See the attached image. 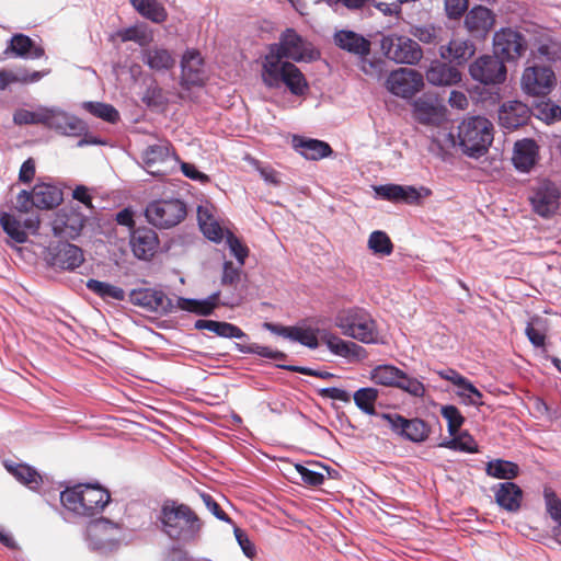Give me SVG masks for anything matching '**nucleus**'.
<instances>
[{"instance_id": "obj_1", "label": "nucleus", "mask_w": 561, "mask_h": 561, "mask_svg": "<svg viewBox=\"0 0 561 561\" xmlns=\"http://www.w3.org/2000/svg\"><path fill=\"white\" fill-rule=\"evenodd\" d=\"M314 51L309 49L305 41L293 28H287L279 42L270 46L268 54L262 61L261 77L268 88L285 85L291 94L300 96L307 93L309 85L300 69L294 61L311 60Z\"/></svg>"}, {"instance_id": "obj_2", "label": "nucleus", "mask_w": 561, "mask_h": 561, "mask_svg": "<svg viewBox=\"0 0 561 561\" xmlns=\"http://www.w3.org/2000/svg\"><path fill=\"white\" fill-rule=\"evenodd\" d=\"M158 519L162 531L179 542L195 541L203 527L201 518L188 505L175 501L162 504Z\"/></svg>"}, {"instance_id": "obj_3", "label": "nucleus", "mask_w": 561, "mask_h": 561, "mask_svg": "<svg viewBox=\"0 0 561 561\" xmlns=\"http://www.w3.org/2000/svg\"><path fill=\"white\" fill-rule=\"evenodd\" d=\"M457 139L465 154L479 158L493 141V125L482 116L467 117L458 126Z\"/></svg>"}, {"instance_id": "obj_4", "label": "nucleus", "mask_w": 561, "mask_h": 561, "mask_svg": "<svg viewBox=\"0 0 561 561\" xmlns=\"http://www.w3.org/2000/svg\"><path fill=\"white\" fill-rule=\"evenodd\" d=\"M62 505L81 516H92L102 511L110 501L108 492L100 485L78 484L60 493Z\"/></svg>"}, {"instance_id": "obj_5", "label": "nucleus", "mask_w": 561, "mask_h": 561, "mask_svg": "<svg viewBox=\"0 0 561 561\" xmlns=\"http://www.w3.org/2000/svg\"><path fill=\"white\" fill-rule=\"evenodd\" d=\"M334 325L345 336L363 343H376L378 330L370 314L358 307L341 309L334 317Z\"/></svg>"}, {"instance_id": "obj_6", "label": "nucleus", "mask_w": 561, "mask_h": 561, "mask_svg": "<svg viewBox=\"0 0 561 561\" xmlns=\"http://www.w3.org/2000/svg\"><path fill=\"white\" fill-rule=\"evenodd\" d=\"M186 216L184 203L180 199H160L150 203L146 208V217L150 224L159 228H171L180 224Z\"/></svg>"}, {"instance_id": "obj_7", "label": "nucleus", "mask_w": 561, "mask_h": 561, "mask_svg": "<svg viewBox=\"0 0 561 561\" xmlns=\"http://www.w3.org/2000/svg\"><path fill=\"white\" fill-rule=\"evenodd\" d=\"M383 54L398 64L414 65L422 59L420 45L410 37L391 34L381 41Z\"/></svg>"}, {"instance_id": "obj_8", "label": "nucleus", "mask_w": 561, "mask_h": 561, "mask_svg": "<svg viewBox=\"0 0 561 561\" xmlns=\"http://www.w3.org/2000/svg\"><path fill=\"white\" fill-rule=\"evenodd\" d=\"M527 49L524 36L510 27L501 28L493 36V53L495 57L504 61H515Z\"/></svg>"}, {"instance_id": "obj_9", "label": "nucleus", "mask_w": 561, "mask_h": 561, "mask_svg": "<svg viewBox=\"0 0 561 561\" xmlns=\"http://www.w3.org/2000/svg\"><path fill=\"white\" fill-rule=\"evenodd\" d=\"M387 90L399 98L410 99L424 87L423 76L411 68H399L392 71L386 80Z\"/></svg>"}, {"instance_id": "obj_10", "label": "nucleus", "mask_w": 561, "mask_h": 561, "mask_svg": "<svg viewBox=\"0 0 561 561\" xmlns=\"http://www.w3.org/2000/svg\"><path fill=\"white\" fill-rule=\"evenodd\" d=\"M469 73L473 80L485 85L501 84L506 79V67L495 55H483L470 65Z\"/></svg>"}, {"instance_id": "obj_11", "label": "nucleus", "mask_w": 561, "mask_h": 561, "mask_svg": "<svg viewBox=\"0 0 561 561\" xmlns=\"http://www.w3.org/2000/svg\"><path fill=\"white\" fill-rule=\"evenodd\" d=\"M561 193L558 186L549 181L541 182L529 197L533 210L542 218H550L560 207Z\"/></svg>"}, {"instance_id": "obj_12", "label": "nucleus", "mask_w": 561, "mask_h": 561, "mask_svg": "<svg viewBox=\"0 0 561 561\" xmlns=\"http://www.w3.org/2000/svg\"><path fill=\"white\" fill-rule=\"evenodd\" d=\"M412 115L422 125L438 127L446 121V107L437 96L424 94L413 101Z\"/></svg>"}, {"instance_id": "obj_13", "label": "nucleus", "mask_w": 561, "mask_h": 561, "mask_svg": "<svg viewBox=\"0 0 561 561\" xmlns=\"http://www.w3.org/2000/svg\"><path fill=\"white\" fill-rule=\"evenodd\" d=\"M520 84L527 94L547 95L556 84V76L549 67H527L523 72Z\"/></svg>"}, {"instance_id": "obj_14", "label": "nucleus", "mask_w": 561, "mask_h": 561, "mask_svg": "<svg viewBox=\"0 0 561 561\" xmlns=\"http://www.w3.org/2000/svg\"><path fill=\"white\" fill-rule=\"evenodd\" d=\"M206 79L204 58L201 53L195 48L186 49L181 57V85L186 89L201 87Z\"/></svg>"}, {"instance_id": "obj_15", "label": "nucleus", "mask_w": 561, "mask_h": 561, "mask_svg": "<svg viewBox=\"0 0 561 561\" xmlns=\"http://www.w3.org/2000/svg\"><path fill=\"white\" fill-rule=\"evenodd\" d=\"M44 125L58 134L69 137L81 136L87 130L85 124L80 118L58 107H48Z\"/></svg>"}, {"instance_id": "obj_16", "label": "nucleus", "mask_w": 561, "mask_h": 561, "mask_svg": "<svg viewBox=\"0 0 561 561\" xmlns=\"http://www.w3.org/2000/svg\"><path fill=\"white\" fill-rule=\"evenodd\" d=\"M376 193L391 202H403L407 204H419L423 198L432 195V191L425 186H411L387 184L375 187Z\"/></svg>"}, {"instance_id": "obj_17", "label": "nucleus", "mask_w": 561, "mask_h": 561, "mask_svg": "<svg viewBox=\"0 0 561 561\" xmlns=\"http://www.w3.org/2000/svg\"><path fill=\"white\" fill-rule=\"evenodd\" d=\"M0 224L3 230L10 236L15 242L24 243L27 240V232H36L39 228V217L37 215L28 216L25 219H21L15 214L1 213Z\"/></svg>"}, {"instance_id": "obj_18", "label": "nucleus", "mask_w": 561, "mask_h": 561, "mask_svg": "<svg viewBox=\"0 0 561 561\" xmlns=\"http://www.w3.org/2000/svg\"><path fill=\"white\" fill-rule=\"evenodd\" d=\"M129 300L133 305L151 312H169L173 309L171 300L164 293L153 288L134 289L129 294Z\"/></svg>"}, {"instance_id": "obj_19", "label": "nucleus", "mask_w": 561, "mask_h": 561, "mask_svg": "<svg viewBox=\"0 0 561 561\" xmlns=\"http://www.w3.org/2000/svg\"><path fill=\"white\" fill-rule=\"evenodd\" d=\"M476 54V45L468 38L454 35L439 47V56L457 66L465 65Z\"/></svg>"}, {"instance_id": "obj_20", "label": "nucleus", "mask_w": 561, "mask_h": 561, "mask_svg": "<svg viewBox=\"0 0 561 561\" xmlns=\"http://www.w3.org/2000/svg\"><path fill=\"white\" fill-rule=\"evenodd\" d=\"M197 220L204 236L214 241L220 242L227 236V229L220 226L216 217V208L208 202L197 207Z\"/></svg>"}, {"instance_id": "obj_21", "label": "nucleus", "mask_w": 561, "mask_h": 561, "mask_svg": "<svg viewBox=\"0 0 561 561\" xmlns=\"http://www.w3.org/2000/svg\"><path fill=\"white\" fill-rule=\"evenodd\" d=\"M321 341L331 353L347 360H359L365 356V350L362 346L354 342L345 341L329 330H323Z\"/></svg>"}, {"instance_id": "obj_22", "label": "nucleus", "mask_w": 561, "mask_h": 561, "mask_svg": "<svg viewBox=\"0 0 561 561\" xmlns=\"http://www.w3.org/2000/svg\"><path fill=\"white\" fill-rule=\"evenodd\" d=\"M539 160V146L534 139L524 138L514 145L512 161L520 172H529Z\"/></svg>"}, {"instance_id": "obj_23", "label": "nucleus", "mask_w": 561, "mask_h": 561, "mask_svg": "<svg viewBox=\"0 0 561 561\" xmlns=\"http://www.w3.org/2000/svg\"><path fill=\"white\" fill-rule=\"evenodd\" d=\"M51 226L56 237L75 239L84 226V218L77 211L61 210L56 215Z\"/></svg>"}, {"instance_id": "obj_24", "label": "nucleus", "mask_w": 561, "mask_h": 561, "mask_svg": "<svg viewBox=\"0 0 561 561\" xmlns=\"http://www.w3.org/2000/svg\"><path fill=\"white\" fill-rule=\"evenodd\" d=\"M129 242L134 255L139 260H149L152 257L158 247L156 232L148 228L134 230Z\"/></svg>"}, {"instance_id": "obj_25", "label": "nucleus", "mask_w": 561, "mask_h": 561, "mask_svg": "<svg viewBox=\"0 0 561 561\" xmlns=\"http://www.w3.org/2000/svg\"><path fill=\"white\" fill-rule=\"evenodd\" d=\"M529 108L519 101H508L502 104L499 111V123L506 129H515L526 123Z\"/></svg>"}, {"instance_id": "obj_26", "label": "nucleus", "mask_w": 561, "mask_h": 561, "mask_svg": "<svg viewBox=\"0 0 561 561\" xmlns=\"http://www.w3.org/2000/svg\"><path fill=\"white\" fill-rule=\"evenodd\" d=\"M119 528L117 525L100 519L90 524L88 536L95 548H107L113 546L118 539Z\"/></svg>"}, {"instance_id": "obj_27", "label": "nucleus", "mask_w": 561, "mask_h": 561, "mask_svg": "<svg viewBox=\"0 0 561 561\" xmlns=\"http://www.w3.org/2000/svg\"><path fill=\"white\" fill-rule=\"evenodd\" d=\"M170 158L171 151L168 144L149 146L142 153L146 170L152 175H163L165 173L163 164Z\"/></svg>"}, {"instance_id": "obj_28", "label": "nucleus", "mask_w": 561, "mask_h": 561, "mask_svg": "<svg viewBox=\"0 0 561 561\" xmlns=\"http://www.w3.org/2000/svg\"><path fill=\"white\" fill-rule=\"evenodd\" d=\"M425 76L433 85H453L461 81V73L456 67L439 61H433Z\"/></svg>"}, {"instance_id": "obj_29", "label": "nucleus", "mask_w": 561, "mask_h": 561, "mask_svg": "<svg viewBox=\"0 0 561 561\" xmlns=\"http://www.w3.org/2000/svg\"><path fill=\"white\" fill-rule=\"evenodd\" d=\"M84 261L82 250L71 243H60L53 255V265L62 270H75Z\"/></svg>"}, {"instance_id": "obj_30", "label": "nucleus", "mask_w": 561, "mask_h": 561, "mask_svg": "<svg viewBox=\"0 0 561 561\" xmlns=\"http://www.w3.org/2000/svg\"><path fill=\"white\" fill-rule=\"evenodd\" d=\"M293 146L308 160L323 159L332 153V149L329 144L318 139L295 136L293 138Z\"/></svg>"}, {"instance_id": "obj_31", "label": "nucleus", "mask_w": 561, "mask_h": 561, "mask_svg": "<svg viewBox=\"0 0 561 561\" xmlns=\"http://www.w3.org/2000/svg\"><path fill=\"white\" fill-rule=\"evenodd\" d=\"M493 24L494 18L491 10L481 5L472 8L465 19V25L472 34L484 35Z\"/></svg>"}, {"instance_id": "obj_32", "label": "nucleus", "mask_w": 561, "mask_h": 561, "mask_svg": "<svg viewBox=\"0 0 561 561\" xmlns=\"http://www.w3.org/2000/svg\"><path fill=\"white\" fill-rule=\"evenodd\" d=\"M523 500V491L513 482H503L495 491L496 503L508 512H517Z\"/></svg>"}, {"instance_id": "obj_33", "label": "nucleus", "mask_w": 561, "mask_h": 561, "mask_svg": "<svg viewBox=\"0 0 561 561\" xmlns=\"http://www.w3.org/2000/svg\"><path fill=\"white\" fill-rule=\"evenodd\" d=\"M142 61L151 70L157 72L168 71L175 65L173 54L169 49L159 46L144 50Z\"/></svg>"}, {"instance_id": "obj_34", "label": "nucleus", "mask_w": 561, "mask_h": 561, "mask_svg": "<svg viewBox=\"0 0 561 561\" xmlns=\"http://www.w3.org/2000/svg\"><path fill=\"white\" fill-rule=\"evenodd\" d=\"M220 293H214L205 299L178 298L175 307L198 316L210 314L219 305Z\"/></svg>"}, {"instance_id": "obj_35", "label": "nucleus", "mask_w": 561, "mask_h": 561, "mask_svg": "<svg viewBox=\"0 0 561 561\" xmlns=\"http://www.w3.org/2000/svg\"><path fill=\"white\" fill-rule=\"evenodd\" d=\"M36 208L48 209L58 206L62 201V193L51 184L38 183L32 190Z\"/></svg>"}, {"instance_id": "obj_36", "label": "nucleus", "mask_w": 561, "mask_h": 561, "mask_svg": "<svg viewBox=\"0 0 561 561\" xmlns=\"http://www.w3.org/2000/svg\"><path fill=\"white\" fill-rule=\"evenodd\" d=\"M335 43L342 49L357 55H365L369 51V42L352 31H340L334 35Z\"/></svg>"}, {"instance_id": "obj_37", "label": "nucleus", "mask_w": 561, "mask_h": 561, "mask_svg": "<svg viewBox=\"0 0 561 561\" xmlns=\"http://www.w3.org/2000/svg\"><path fill=\"white\" fill-rule=\"evenodd\" d=\"M195 328L198 330H208L220 337L242 339L244 332L234 324L214 320H197Z\"/></svg>"}, {"instance_id": "obj_38", "label": "nucleus", "mask_w": 561, "mask_h": 561, "mask_svg": "<svg viewBox=\"0 0 561 561\" xmlns=\"http://www.w3.org/2000/svg\"><path fill=\"white\" fill-rule=\"evenodd\" d=\"M403 371L392 365H379L370 371V379L378 385L397 387Z\"/></svg>"}, {"instance_id": "obj_39", "label": "nucleus", "mask_w": 561, "mask_h": 561, "mask_svg": "<svg viewBox=\"0 0 561 561\" xmlns=\"http://www.w3.org/2000/svg\"><path fill=\"white\" fill-rule=\"evenodd\" d=\"M131 4L139 14L154 23L167 19L165 9L157 0H134Z\"/></svg>"}, {"instance_id": "obj_40", "label": "nucleus", "mask_w": 561, "mask_h": 561, "mask_svg": "<svg viewBox=\"0 0 561 561\" xmlns=\"http://www.w3.org/2000/svg\"><path fill=\"white\" fill-rule=\"evenodd\" d=\"M115 36L122 42H135L140 46H147L153 41V32L146 25L138 24L116 32Z\"/></svg>"}, {"instance_id": "obj_41", "label": "nucleus", "mask_w": 561, "mask_h": 561, "mask_svg": "<svg viewBox=\"0 0 561 561\" xmlns=\"http://www.w3.org/2000/svg\"><path fill=\"white\" fill-rule=\"evenodd\" d=\"M12 51L20 57L41 58L44 55L42 47L35 46L32 39L23 34L14 35L11 39Z\"/></svg>"}, {"instance_id": "obj_42", "label": "nucleus", "mask_w": 561, "mask_h": 561, "mask_svg": "<svg viewBox=\"0 0 561 561\" xmlns=\"http://www.w3.org/2000/svg\"><path fill=\"white\" fill-rule=\"evenodd\" d=\"M8 471L11 472L18 481L25 484L32 490L37 489L42 483L41 474L32 467L27 465H7Z\"/></svg>"}, {"instance_id": "obj_43", "label": "nucleus", "mask_w": 561, "mask_h": 561, "mask_svg": "<svg viewBox=\"0 0 561 561\" xmlns=\"http://www.w3.org/2000/svg\"><path fill=\"white\" fill-rule=\"evenodd\" d=\"M548 330L549 325L546 319L533 317L526 325L525 333L534 346L542 347L546 344Z\"/></svg>"}, {"instance_id": "obj_44", "label": "nucleus", "mask_w": 561, "mask_h": 561, "mask_svg": "<svg viewBox=\"0 0 561 561\" xmlns=\"http://www.w3.org/2000/svg\"><path fill=\"white\" fill-rule=\"evenodd\" d=\"M485 471L490 477L510 480L518 476L519 468L512 461L495 459L486 463Z\"/></svg>"}, {"instance_id": "obj_45", "label": "nucleus", "mask_w": 561, "mask_h": 561, "mask_svg": "<svg viewBox=\"0 0 561 561\" xmlns=\"http://www.w3.org/2000/svg\"><path fill=\"white\" fill-rule=\"evenodd\" d=\"M47 72L34 71L28 73L26 70H15V71H0V90L5 89L10 83L21 82V83H31L36 82L42 79Z\"/></svg>"}, {"instance_id": "obj_46", "label": "nucleus", "mask_w": 561, "mask_h": 561, "mask_svg": "<svg viewBox=\"0 0 561 561\" xmlns=\"http://www.w3.org/2000/svg\"><path fill=\"white\" fill-rule=\"evenodd\" d=\"M379 392L376 388L367 387L360 388L354 392L353 399L356 407L368 415L376 414V402Z\"/></svg>"}, {"instance_id": "obj_47", "label": "nucleus", "mask_w": 561, "mask_h": 561, "mask_svg": "<svg viewBox=\"0 0 561 561\" xmlns=\"http://www.w3.org/2000/svg\"><path fill=\"white\" fill-rule=\"evenodd\" d=\"M323 330L312 327H293L290 340L299 342L309 348H317Z\"/></svg>"}, {"instance_id": "obj_48", "label": "nucleus", "mask_w": 561, "mask_h": 561, "mask_svg": "<svg viewBox=\"0 0 561 561\" xmlns=\"http://www.w3.org/2000/svg\"><path fill=\"white\" fill-rule=\"evenodd\" d=\"M48 107L38 106L35 111L26 108H18L13 114V122L15 125H44L46 122Z\"/></svg>"}, {"instance_id": "obj_49", "label": "nucleus", "mask_w": 561, "mask_h": 561, "mask_svg": "<svg viewBox=\"0 0 561 561\" xmlns=\"http://www.w3.org/2000/svg\"><path fill=\"white\" fill-rule=\"evenodd\" d=\"M368 249L377 255L387 256L393 251V244L388 234L381 230L373 231L367 241Z\"/></svg>"}, {"instance_id": "obj_50", "label": "nucleus", "mask_w": 561, "mask_h": 561, "mask_svg": "<svg viewBox=\"0 0 561 561\" xmlns=\"http://www.w3.org/2000/svg\"><path fill=\"white\" fill-rule=\"evenodd\" d=\"M87 287L103 299L124 300L125 298V291L121 287L105 282L89 279Z\"/></svg>"}, {"instance_id": "obj_51", "label": "nucleus", "mask_w": 561, "mask_h": 561, "mask_svg": "<svg viewBox=\"0 0 561 561\" xmlns=\"http://www.w3.org/2000/svg\"><path fill=\"white\" fill-rule=\"evenodd\" d=\"M430 430L425 422L419 419L407 420L401 436L404 438L421 443L428 436Z\"/></svg>"}, {"instance_id": "obj_52", "label": "nucleus", "mask_w": 561, "mask_h": 561, "mask_svg": "<svg viewBox=\"0 0 561 561\" xmlns=\"http://www.w3.org/2000/svg\"><path fill=\"white\" fill-rule=\"evenodd\" d=\"M456 394L459 397L463 404L474 407H480L483 404V394L467 378L457 388Z\"/></svg>"}, {"instance_id": "obj_53", "label": "nucleus", "mask_w": 561, "mask_h": 561, "mask_svg": "<svg viewBox=\"0 0 561 561\" xmlns=\"http://www.w3.org/2000/svg\"><path fill=\"white\" fill-rule=\"evenodd\" d=\"M454 450H461L466 453H477L478 445L476 440L467 432L456 434L450 440L444 442L439 445Z\"/></svg>"}, {"instance_id": "obj_54", "label": "nucleus", "mask_w": 561, "mask_h": 561, "mask_svg": "<svg viewBox=\"0 0 561 561\" xmlns=\"http://www.w3.org/2000/svg\"><path fill=\"white\" fill-rule=\"evenodd\" d=\"M82 107L94 115L110 123H115L118 118V112L110 104L100 102H84Z\"/></svg>"}, {"instance_id": "obj_55", "label": "nucleus", "mask_w": 561, "mask_h": 561, "mask_svg": "<svg viewBox=\"0 0 561 561\" xmlns=\"http://www.w3.org/2000/svg\"><path fill=\"white\" fill-rule=\"evenodd\" d=\"M442 27L427 24L414 26L411 34L424 44H437L442 38Z\"/></svg>"}, {"instance_id": "obj_56", "label": "nucleus", "mask_w": 561, "mask_h": 561, "mask_svg": "<svg viewBox=\"0 0 561 561\" xmlns=\"http://www.w3.org/2000/svg\"><path fill=\"white\" fill-rule=\"evenodd\" d=\"M443 417L447 421L450 436H455L465 422V417L455 405H444L440 410Z\"/></svg>"}, {"instance_id": "obj_57", "label": "nucleus", "mask_w": 561, "mask_h": 561, "mask_svg": "<svg viewBox=\"0 0 561 561\" xmlns=\"http://www.w3.org/2000/svg\"><path fill=\"white\" fill-rule=\"evenodd\" d=\"M534 111L535 115L546 123H551L561 118V107L550 101L536 104Z\"/></svg>"}, {"instance_id": "obj_58", "label": "nucleus", "mask_w": 561, "mask_h": 561, "mask_svg": "<svg viewBox=\"0 0 561 561\" xmlns=\"http://www.w3.org/2000/svg\"><path fill=\"white\" fill-rule=\"evenodd\" d=\"M397 388L404 390L413 397L422 398L425 394L424 385L416 378H410L403 373Z\"/></svg>"}, {"instance_id": "obj_59", "label": "nucleus", "mask_w": 561, "mask_h": 561, "mask_svg": "<svg viewBox=\"0 0 561 561\" xmlns=\"http://www.w3.org/2000/svg\"><path fill=\"white\" fill-rule=\"evenodd\" d=\"M226 242L230 249V252L234 255L240 266L244 265L248 256V249L236 238L230 231H227Z\"/></svg>"}, {"instance_id": "obj_60", "label": "nucleus", "mask_w": 561, "mask_h": 561, "mask_svg": "<svg viewBox=\"0 0 561 561\" xmlns=\"http://www.w3.org/2000/svg\"><path fill=\"white\" fill-rule=\"evenodd\" d=\"M241 267L242 266H240L239 264H238V266H234L232 264V262L226 261L224 263L222 274H221V278H220L221 285H224V286L237 285L240 280Z\"/></svg>"}, {"instance_id": "obj_61", "label": "nucleus", "mask_w": 561, "mask_h": 561, "mask_svg": "<svg viewBox=\"0 0 561 561\" xmlns=\"http://www.w3.org/2000/svg\"><path fill=\"white\" fill-rule=\"evenodd\" d=\"M537 53L539 57L554 61L561 58V45L554 41H547L539 45Z\"/></svg>"}, {"instance_id": "obj_62", "label": "nucleus", "mask_w": 561, "mask_h": 561, "mask_svg": "<svg viewBox=\"0 0 561 561\" xmlns=\"http://www.w3.org/2000/svg\"><path fill=\"white\" fill-rule=\"evenodd\" d=\"M295 468L306 484L316 486L322 484L324 481V476L321 472L314 471L301 465H296Z\"/></svg>"}, {"instance_id": "obj_63", "label": "nucleus", "mask_w": 561, "mask_h": 561, "mask_svg": "<svg viewBox=\"0 0 561 561\" xmlns=\"http://www.w3.org/2000/svg\"><path fill=\"white\" fill-rule=\"evenodd\" d=\"M33 207H35V203L32 192L21 191L16 196L14 209L22 215L31 211Z\"/></svg>"}, {"instance_id": "obj_64", "label": "nucleus", "mask_w": 561, "mask_h": 561, "mask_svg": "<svg viewBox=\"0 0 561 561\" xmlns=\"http://www.w3.org/2000/svg\"><path fill=\"white\" fill-rule=\"evenodd\" d=\"M233 531H234L236 539H237L240 548L242 549L243 553L248 558H253L256 553V550H255V546L249 539L248 535L242 529H240L238 527H234Z\"/></svg>"}]
</instances>
